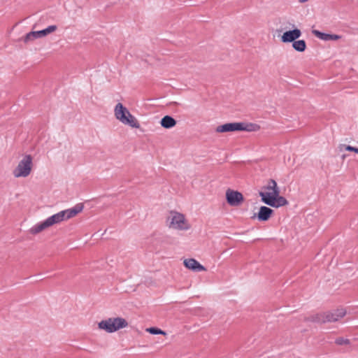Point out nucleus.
Instances as JSON below:
<instances>
[{"mask_svg":"<svg viewBox=\"0 0 358 358\" xmlns=\"http://www.w3.org/2000/svg\"><path fill=\"white\" fill-rule=\"evenodd\" d=\"M301 34V30L298 28L286 31L281 36V41L285 43H293L294 41L299 38Z\"/></svg>","mask_w":358,"mask_h":358,"instance_id":"11","label":"nucleus"},{"mask_svg":"<svg viewBox=\"0 0 358 358\" xmlns=\"http://www.w3.org/2000/svg\"><path fill=\"white\" fill-rule=\"evenodd\" d=\"M176 120L170 115H165L161 119V126L164 129H171L176 125Z\"/></svg>","mask_w":358,"mask_h":358,"instance_id":"16","label":"nucleus"},{"mask_svg":"<svg viewBox=\"0 0 358 358\" xmlns=\"http://www.w3.org/2000/svg\"><path fill=\"white\" fill-rule=\"evenodd\" d=\"M345 314L346 311L344 309H336L333 311L320 313L310 315L306 319V321L318 324L335 322L343 318Z\"/></svg>","mask_w":358,"mask_h":358,"instance_id":"1","label":"nucleus"},{"mask_svg":"<svg viewBox=\"0 0 358 358\" xmlns=\"http://www.w3.org/2000/svg\"><path fill=\"white\" fill-rule=\"evenodd\" d=\"M84 208V205L82 203H77L71 208L61 210L63 213L64 220H67L70 218L75 217L77 214L80 213Z\"/></svg>","mask_w":358,"mask_h":358,"instance_id":"13","label":"nucleus"},{"mask_svg":"<svg viewBox=\"0 0 358 358\" xmlns=\"http://www.w3.org/2000/svg\"><path fill=\"white\" fill-rule=\"evenodd\" d=\"M345 149L347 151L354 152L358 154V148H357V147H353V146L348 145H345Z\"/></svg>","mask_w":358,"mask_h":358,"instance_id":"22","label":"nucleus"},{"mask_svg":"<svg viewBox=\"0 0 358 358\" xmlns=\"http://www.w3.org/2000/svg\"><path fill=\"white\" fill-rule=\"evenodd\" d=\"M273 213V210L269 207L262 206L257 213H255L252 218H257L260 222H266L269 220Z\"/></svg>","mask_w":358,"mask_h":358,"instance_id":"12","label":"nucleus"},{"mask_svg":"<svg viewBox=\"0 0 358 358\" xmlns=\"http://www.w3.org/2000/svg\"><path fill=\"white\" fill-rule=\"evenodd\" d=\"M307 1H308V0H299V1L300 3H305V2H306Z\"/></svg>","mask_w":358,"mask_h":358,"instance_id":"23","label":"nucleus"},{"mask_svg":"<svg viewBox=\"0 0 358 358\" xmlns=\"http://www.w3.org/2000/svg\"><path fill=\"white\" fill-rule=\"evenodd\" d=\"M57 29V25H50L47 28L39 30V31H32L27 33L24 37V42L28 43L31 41H33L36 38H39L47 36L48 34L54 32Z\"/></svg>","mask_w":358,"mask_h":358,"instance_id":"7","label":"nucleus"},{"mask_svg":"<svg viewBox=\"0 0 358 358\" xmlns=\"http://www.w3.org/2000/svg\"><path fill=\"white\" fill-rule=\"evenodd\" d=\"M264 203L273 208H280L288 204V201L282 196H280V192L278 195L271 196L268 199H264Z\"/></svg>","mask_w":358,"mask_h":358,"instance_id":"10","label":"nucleus"},{"mask_svg":"<svg viewBox=\"0 0 358 358\" xmlns=\"http://www.w3.org/2000/svg\"><path fill=\"white\" fill-rule=\"evenodd\" d=\"M166 223L170 229L180 231H187L191 228V225L182 213L175 210H171L167 217Z\"/></svg>","mask_w":358,"mask_h":358,"instance_id":"3","label":"nucleus"},{"mask_svg":"<svg viewBox=\"0 0 358 358\" xmlns=\"http://www.w3.org/2000/svg\"><path fill=\"white\" fill-rule=\"evenodd\" d=\"M226 200L229 206H238L244 201V197L240 192L228 189L226 191Z\"/></svg>","mask_w":358,"mask_h":358,"instance_id":"9","label":"nucleus"},{"mask_svg":"<svg viewBox=\"0 0 358 358\" xmlns=\"http://www.w3.org/2000/svg\"><path fill=\"white\" fill-rule=\"evenodd\" d=\"M259 126L254 123L246 122H229L217 127L215 131L217 133H225L238 131H256Z\"/></svg>","mask_w":358,"mask_h":358,"instance_id":"2","label":"nucleus"},{"mask_svg":"<svg viewBox=\"0 0 358 358\" xmlns=\"http://www.w3.org/2000/svg\"><path fill=\"white\" fill-rule=\"evenodd\" d=\"M184 265L186 268L196 272L204 271L206 268L198 261L190 258L184 260Z\"/></svg>","mask_w":358,"mask_h":358,"instance_id":"14","label":"nucleus"},{"mask_svg":"<svg viewBox=\"0 0 358 358\" xmlns=\"http://www.w3.org/2000/svg\"><path fill=\"white\" fill-rule=\"evenodd\" d=\"M335 343L338 345H348L350 344V341L348 338L338 337L335 339Z\"/></svg>","mask_w":358,"mask_h":358,"instance_id":"20","label":"nucleus"},{"mask_svg":"<svg viewBox=\"0 0 358 358\" xmlns=\"http://www.w3.org/2000/svg\"><path fill=\"white\" fill-rule=\"evenodd\" d=\"M292 48L296 51L302 52L306 49V43L304 40H296L292 43Z\"/></svg>","mask_w":358,"mask_h":358,"instance_id":"19","label":"nucleus"},{"mask_svg":"<svg viewBox=\"0 0 358 358\" xmlns=\"http://www.w3.org/2000/svg\"><path fill=\"white\" fill-rule=\"evenodd\" d=\"M147 331L153 335L166 334V333L164 331L157 327H150L147 329Z\"/></svg>","mask_w":358,"mask_h":358,"instance_id":"21","label":"nucleus"},{"mask_svg":"<svg viewBox=\"0 0 358 358\" xmlns=\"http://www.w3.org/2000/svg\"><path fill=\"white\" fill-rule=\"evenodd\" d=\"M262 189L267 191L259 192V193L262 202H264V199H268L271 197V196L278 195V192H280L277 182L273 179H270L268 182V184L264 186Z\"/></svg>","mask_w":358,"mask_h":358,"instance_id":"8","label":"nucleus"},{"mask_svg":"<svg viewBox=\"0 0 358 358\" xmlns=\"http://www.w3.org/2000/svg\"><path fill=\"white\" fill-rule=\"evenodd\" d=\"M48 227H49V225L45 220L44 221L38 222L31 227L29 229V233L32 235H36Z\"/></svg>","mask_w":358,"mask_h":358,"instance_id":"18","label":"nucleus"},{"mask_svg":"<svg viewBox=\"0 0 358 358\" xmlns=\"http://www.w3.org/2000/svg\"><path fill=\"white\" fill-rule=\"evenodd\" d=\"M32 157L30 155H26L19 162L17 166L13 170V173L15 178L28 176L32 168Z\"/></svg>","mask_w":358,"mask_h":358,"instance_id":"6","label":"nucleus"},{"mask_svg":"<svg viewBox=\"0 0 358 358\" xmlns=\"http://www.w3.org/2000/svg\"><path fill=\"white\" fill-rule=\"evenodd\" d=\"M114 112L115 117L122 124L129 125L132 128L140 127V124L136 117L121 103H118L115 106Z\"/></svg>","mask_w":358,"mask_h":358,"instance_id":"4","label":"nucleus"},{"mask_svg":"<svg viewBox=\"0 0 358 358\" xmlns=\"http://www.w3.org/2000/svg\"><path fill=\"white\" fill-rule=\"evenodd\" d=\"M128 326L127 321L122 317H110L99 322L98 327L108 333H113Z\"/></svg>","mask_w":358,"mask_h":358,"instance_id":"5","label":"nucleus"},{"mask_svg":"<svg viewBox=\"0 0 358 358\" xmlns=\"http://www.w3.org/2000/svg\"><path fill=\"white\" fill-rule=\"evenodd\" d=\"M313 34L321 40L327 41H336L341 38V36L336 34H330L322 32L318 30H313Z\"/></svg>","mask_w":358,"mask_h":358,"instance_id":"15","label":"nucleus"},{"mask_svg":"<svg viewBox=\"0 0 358 358\" xmlns=\"http://www.w3.org/2000/svg\"><path fill=\"white\" fill-rule=\"evenodd\" d=\"M64 220V219L63 217V213H62L61 211L45 219V221L48 222L49 227H51L55 224L60 223Z\"/></svg>","mask_w":358,"mask_h":358,"instance_id":"17","label":"nucleus"}]
</instances>
